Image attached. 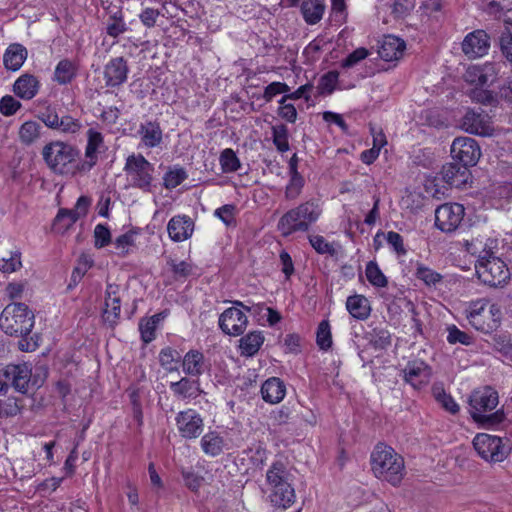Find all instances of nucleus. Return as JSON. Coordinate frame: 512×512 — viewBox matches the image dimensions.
Masks as SVG:
<instances>
[{"mask_svg": "<svg viewBox=\"0 0 512 512\" xmlns=\"http://www.w3.org/2000/svg\"><path fill=\"white\" fill-rule=\"evenodd\" d=\"M262 491L274 507L286 509L296 499L293 474L286 462L276 460L268 467Z\"/></svg>", "mask_w": 512, "mask_h": 512, "instance_id": "obj_1", "label": "nucleus"}, {"mask_svg": "<svg viewBox=\"0 0 512 512\" xmlns=\"http://www.w3.org/2000/svg\"><path fill=\"white\" fill-rule=\"evenodd\" d=\"M370 465L373 475L397 487L406 474L404 458L394 448L384 443H378L370 456Z\"/></svg>", "mask_w": 512, "mask_h": 512, "instance_id": "obj_2", "label": "nucleus"}, {"mask_svg": "<svg viewBox=\"0 0 512 512\" xmlns=\"http://www.w3.org/2000/svg\"><path fill=\"white\" fill-rule=\"evenodd\" d=\"M321 215L322 207L319 202L311 199L284 213L277 223V229L284 237L296 232H307Z\"/></svg>", "mask_w": 512, "mask_h": 512, "instance_id": "obj_3", "label": "nucleus"}, {"mask_svg": "<svg viewBox=\"0 0 512 512\" xmlns=\"http://www.w3.org/2000/svg\"><path fill=\"white\" fill-rule=\"evenodd\" d=\"M42 156L51 171L59 175H75L81 169L79 151L63 141H52L42 150Z\"/></svg>", "mask_w": 512, "mask_h": 512, "instance_id": "obj_4", "label": "nucleus"}, {"mask_svg": "<svg viewBox=\"0 0 512 512\" xmlns=\"http://www.w3.org/2000/svg\"><path fill=\"white\" fill-rule=\"evenodd\" d=\"M34 327V314L23 303L7 305L0 315V328L10 336L25 337Z\"/></svg>", "mask_w": 512, "mask_h": 512, "instance_id": "obj_5", "label": "nucleus"}, {"mask_svg": "<svg viewBox=\"0 0 512 512\" xmlns=\"http://www.w3.org/2000/svg\"><path fill=\"white\" fill-rule=\"evenodd\" d=\"M464 312L469 324L480 332L490 333L500 324V308L496 304L489 305L487 299L469 302Z\"/></svg>", "mask_w": 512, "mask_h": 512, "instance_id": "obj_6", "label": "nucleus"}, {"mask_svg": "<svg viewBox=\"0 0 512 512\" xmlns=\"http://www.w3.org/2000/svg\"><path fill=\"white\" fill-rule=\"evenodd\" d=\"M123 170L131 187L150 191L154 166L142 154L129 155Z\"/></svg>", "mask_w": 512, "mask_h": 512, "instance_id": "obj_7", "label": "nucleus"}, {"mask_svg": "<svg viewBox=\"0 0 512 512\" xmlns=\"http://www.w3.org/2000/svg\"><path fill=\"white\" fill-rule=\"evenodd\" d=\"M471 416L477 422L497 423L501 421L498 413L487 415L498 405V393L491 387H484L474 391L470 396Z\"/></svg>", "mask_w": 512, "mask_h": 512, "instance_id": "obj_8", "label": "nucleus"}, {"mask_svg": "<svg viewBox=\"0 0 512 512\" xmlns=\"http://www.w3.org/2000/svg\"><path fill=\"white\" fill-rule=\"evenodd\" d=\"M476 273L484 284L492 287L504 284L510 276L506 264L494 256L480 257L476 264Z\"/></svg>", "mask_w": 512, "mask_h": 512, "instance_id": "obj_9", "label": "nucleus"}, {"mask_svg": "<svg viewBox=\"0 0 512 512\" xmlns=\"http://www.w3.org/2000/svg\"><path fill=\"white\" fill-rule=\"evenodd\" d=\"M244 311L250 312L251 307L240 301H235L234 306L225 309L219 316V327L223 333L229 336H239L244 333L248 325V317Z\"/></svg>", "mask_w": 512, "mask_h": 512, "instance_id": "obj_10", "label": "nucleus"}, {"mask_svg": "<svg viewBox=\"0 0 512 512\" xmlns=\"http://www.w3.org/2000/svg\"><path fill=\"white\" fill-rule=\"evenodd\" d=\"M473 446L478 455L489 462H502L509 453V449L502 439L486 433L477 434Z\"/></svg>", "mask_w": 512, "mask_h": 512, "instance_id": "obj_11", "label": "nucleus"}, {"mask_svg": "<svg viewBox=\"0 0 512 512\" xmlns=\"http://www.w3.org/2000/svg\"><path fill=\"white\" fill-rule=\"evenodd\" d=\"M451 155L453 159L468 168L477 164L481 156V149L475 139L457 137L452 142Z\"/></svg>", "mask_w": 512, "mask_h": 512, "instance_id": "obj_12", "label": "nucleus"}, {"mask_svg": "<svg viewBox=\"0 0 512 512\" xmlns=\"http://www.w3.org/2000/svg\"><path fill=\"white\" fill-rule=\"evenodd\" d=\"M175 422L180 436L188 440L198 438L204 429L202 416L191 408L177 413Z\"/></svg>", "mask_w": 512, "mask_h": 512, "instance_id": "obj_13", "label": "nucleus"}, {"mask_svg": "<svg viewBox=\"0 0 512 512\" xmlns=\"http://www.w3.org/2000/svg\"><path fill=\"white\" fill-rule=\"evenodd\" d=\"M464 207L458 203H445L435 211V225L443 232H453L461 224Z\"/></svg>", "mask_w": 512, "mask_h": 512, "instance_id": "obj_14", "label": "nucleus"}, {"mask_svg": "<svg viewBox=\"0 0 512 512\" xmlns=\"http://www.w3.org/2000/svg\"><path fill=\"white\" fill-rule=\"evenodd\" d=\"M461 127L467 133L490 137L494 135V127L490 116L483 110H468L462 118Z\"/></svg>", "mask_w": 512, "mask_h": 512, "instance_id": "obj_15", "label": "nucleus"}, {"mask_svg": "<svg viewBox=\"0 0 512 512\" xmlns=\"http://www.w3.org/2000/svg\"><path fill=\"white\" fill-rule=\"evenodd\" d=\"M499 71V65L493 62L471 65L466 69L464 79L471 85L479 87L489 86L496 81Z\"/></svg>", "mask_w": 512, "mask_h": 512, "instance_id": "obj_16", "label": "nucleus"}, {"mask_svg": "<svg viewBox=\"0 0 512 512\" xmlns=\"http://www.w3.org/2000/svg\"><path fill=\"white\" fill-rule=\"evenodd\" d=\"M401 375L405 383L414 389H421L429 383L432 372L424 361L415 359L406 364Z\"/></svg>", "mask_w": 512, "mask_h": 512, "instance_id": "obj_17", "label": "nucleus"}, {"mask_svg": "<svg viewBox=\"0 0 512 512\" xmlns=\"http://www.w3.org/2000/svg\"><path fill=\"white\" fill-rule=\"evenodd\" d=\"M490 48V37L484 30L467 34L462 42V51L469 59L483 57Z\"/></svg>", "mask_w": 512, "mask_h": 512, "instance_id": "obj_18", "label": "nucleus"}, {"mask_svg": "<svg viewBox=\"0 0 512 512\" xmlns=\"http://www.w3.org/2000/svg\"><path fill=\"white\" fill-rule=\"evenodd\" d=\"M137 136L140 139L139 147L156 148L163 142V130L156 120H146L139 124Z\"/></svg>", "mask_w": 512, "mask_h": 512, "instance_id": "obj_19", "label": "nucleus"}, {"mask_svg": "<svg viewBox=\"0 0 512 512\" xmlns=\"http://www.w3.org/2000/svg\"><path fill=\"white\" fill-rule=\"evenodd\" d=\"M129 68L127 60L123 57L112 58L104 67V80L107 87L122 85L128 76Z\"/></svg>", "mask_w": 512, "mask_h": 512, "instance_id": "obj_20", "label": "nucleus"}, {"mask_svg": "<svg viewBox=\"0 0 512 512\" xmlns=\"http://www.w3.org/2000/svg\"><path fill=\"white\" fill-rule=\"evenodd\" d=\"M167 232L174 242H183L193 235L194 222L187 215H176L167 224Z\"/></svg>", "mask_w": 512, "mask_h": 512, "instance_id": "obj_21", "label": "nucleus"}, {"mask_svg": "<svg viewBox=\"0 0 512 512\" xmlns=\"http://www.w3.org/2000/svg\"><path fill=\"white\" fill-rule=\"evenodd\" d=\"M6 374L9 376L10 386L17 391L25 393L31 383V367L27 363L19 365H8Z\"/></svg>", "mask_w": 512, "mask_h": 512, "instance_id": "obj_22", "label": "nucleus"}, {"mask_svg": "<svg viewBox=\"0 0 512 512\" xmlns=\"http://www.w3.org/2000/svg\"><path fill=\"white\" fill-rule=\"evenodd\" d=\"M406 44L394 35L384 36L378 50L379 56L385 61H395L403 56Z\"/></svg>", "mask_w": 512, "mask_h": 512, "instance_id": "obj_23", "label": "nucleus"}, {"mask_svg": "<svg viewBox=\"0 0 512 512\" xmlns=\"http://www.w3.org/2000/svg\"><path fill=\"white\" fill-rule=\"evenodd\" d=\"M118 294L119 286L114 284L107 285L103 318L111 324L116 323L121 312V298Z\"/></svg>", "mask_w": 512, "mask_h": 512, "instance_id": "obj_24", "label": "nucleus"}, {"mask_svg": "<svg viewBox=\"0 0 512 512\" xmlns=\"http://www.w3.org/2000/svg\"><path fill=\"white\" fill-rule=\"evenodd\" d=\"M103 144V136L95 129H89L87 132V145L85 149L86 160L81 162V169L89 171L97 161V150Z\"/></svg>", "mask_w": 512, "mask_h": 512, "instance_id": "obj_25", "label": "nucleus"}, {"mask_svg": "<svg viewBox=\"0 0 512 512\" xmlns=\"http://www.w3.org/2000/svg\"><path fill=\"white\" fill-rule=\"evenodd\" d=\"M261 394L264 401L271 404L279 403L286 394L285 384L279 378L271 377L262 384Z\"/></svg>", "mask_w": 512, "mask_h": 512, "instance_id": "obj_26", "label": "nucleus"}, {"mask_svg": "<svg viewBox=\"0 0 512 512\" xmlns=\"http://www.w3.org/2000/svg\"><path fill=\"white\" fill-rule=\"evenodd\" d=\"M346 309L357 320H366L371 314L370 301L363 295L349 296L346 300Z\"/></svg>", "mask_w": 512, "mask_h": 512, "instance_id": "obj_27", "label": "nucleus"}, {"mask_svg": "<svg viewBox=\"0 0 512 512\" xmlns=\"http://www.w3.org/2000/svg\"><path fill=\"white\" fill-rule=\"evenodd\" d=\"M170 389L176 397L181 399H195L201 393L199 381L186 377L177 382H172Z\"/></svg>", "mask_w": 512, "mask_h": 512, "instance_id": "obj_28", "label": "nucleus"}, {"mask_svg": "<svg viewBox=\"0 0 512 512\" xmlns=\"http://www.w3.org/2000/svg\"><path fill=\"white\" fill-rule=\"evenodd\" d=\"M39 82L35 76L24 74L14 83V93L24 100L32 99L38 92Z\"/></svg>", "mask_w": 512, "mask_h": 512, "instance_id": "obj_29", "label": "nucleus"}, {"mask_svg": "<svg viewBox=\"0 0 512 512\" xmlns=\"http://www.w3.org/2000/svg\"><path fill=\"white\" fill-rule=\"evenodd\" d=\"M326 6L323 0H303L301 3V13L305 22L309 25H315L321 21Z\"/></svg>", "mask_w": 512, "mask_h": 512, "instance_id": "obj_30", "label": "nucleus"}, {"mask_svg": "<svg viewBox=\"0 0 512 512\" xmlns=\"http://www.w3.org/2000/svg\"><path fill=\"white\" fill-rule=\"evenodd\" d=\"M27 58L26 48L18 43L11 44L5 51L3 62L7 69L17 71Z\"/></svg>", "mask_w": 512, "mask_h": 512, "instance_id": "obj_31", "label": "nucleus"}, {"mask_svg": "<svg viewBox=\"0 0 512 512\" xmlns=\"http://www.w3.org/2000/svg\"><path fill=\"white\" fill-rule=\"evenodd\" d=\"M265 340L262 331H251L239 340V349L242 356H254Z\"/></svg>", "mask_w": 512, "mask_h": 512, "instance_id": "obj_32", "label": "nucleus"}, {"mask_svg": "<svg viewBox=\"0 0 512 512\" xmlns=\"http://www.w3.org/2000/svg\"><path fill=\"white\" fill-rule=\"evenodd\" d=\"M202 451L208 456H218L223 452L225 441L217 431H208L200 441Z\"/></svg>", "mask_w": 512, "mask_h": 512, "instance_id": "obj_33", "label": "nucleus"}, {"mask_svg": "<svg viewBox=\"0 0 512 512\" xmlns=\"http://www.w3.org/2000/svg\"><path fill=\"white\" fill-rule=\"evenodd\" d=\"M442 177L443 180L452 186H460L464 182H466L468 177V169L463 165H458L455 163H447L442 167Z\"/></svg>", "mask_w": 512, "mask_h": 512, "instance_id": "obj_34", "label": "nucleus"}, {"mask_svg": "<svg viewBox=\"0 0 512 512\" xmlns=\"http://www.w3.org/2000/svg\"><path fill=\"white\" fill-rule=\"evenodd\" d=\"M78 72V64L69 59H62L54 70V80L60 85H66L73 81Z\"/></svg>", "mask_w": 512, "mask_h": 512, "instance_id": "obj_35", "label": "nucleus"}, {"mask_svg": "<svg viewBox=\"0 0 512 512\" xmlns=\"http://www.w3.org/2000/svg\"><path fill=\"white\" fill-rule=\"evenodd\" d=\"M204 356L197 350H190L182 360L183 371L190 376H199L203 372Z\"/></svg>", "mask_w": 512, "mask_h": 512, "instance_id": "obj_36", "label": "nucleus"}, {"mask_svg": "<svg viewBox=\"0 0 512 512\" xmlns=\"http://www.w3.org/2000/svg\"><path fill=\"white\" fill-rule=\"evenodd\" d=\"M137 235V231L129 230L126 233L118 236L113 242L117 254L122 257H125L128 254L132 253L136 246Z\"/></svg>", "mask_w": 512, "mask_h": 512, "instance_id": "obj_37", "label": "nucleus"}, {"mask_svg": "<svg viewBox=\"0 0 512 512\" xmlns=\"http://www.w3.org/2000/svg\"><path fill=\"white\" fill-rule=\"evenodd\" d=\"M41 125L36 121H26L19 128V139L25 145L35 143L41 136Z\"/></svg>", "mask_w": 512, "mask_h": 512, "instance_id": "obj_38", "label": "nucleus"}, {"mask_svg": "<svg viewBox=\"0 0 512 512\" xmlns=\"http://www.w3.org/2000/svg\"><path fill=\"white\" fill-rule=\"evenodd\" d=\"M105 29L107 35L114 39L128 30L121 11H117L108 17Z\"/></svg>", "mask_w": 512, "mask_h": 512, "instance_id": "obj_39", "label": "nucleus"}, {"mask_svg": "<svg viewBox=\"0 0 512 512\" xmlns=\"http://www.w3.org/2000/svg\"><path fill=\"white\" fill-rule=\"evenodd\" d=\"M181 355L179 352L171 347L164 348L159 353V362L161 366L169 371H176L180 362Z\"/></svg>", "mask_w": 512, "mask_h": 512, "instance_id": "obj_40", "label": "nucleus"}, {"mask_svg": "<svg viewBox=\"0 0 512 512\" xmlns=\"http://www.w3.org/2000/svg\"><path fill=\"white\" fill-rule=\"evenodd\" d=\"M77 220L70 209H60L54 219L53 228L59 233H65Z\"/></svg>", "mask_w": 512, "mask_h": 512, "instance_id": "obj_41", "label": "nucleus"}, {"mask_svg": "<svg viewBox=\"0 0 512 512\" xmlns=\"http://www.w3.org/2000/svg\"><path fill=\"white\" fill-rule=\"evenodd\" d=\"M219 163L224 173L236 172L241 167L239 158L231 148H226L221 152Z\"/></svg>", "mask_w": 512, "mask_h": 512, "instance_id": "obj_42", "label": "nucleus"}, {"mask_svg": "<svg viewBox=\"0 0 512 512\" xmlns=\"http://www.w3.org/2000/svg\"><path fill=\"white\" fill-rule=\"evenodd\" d=\"M167 265L173 273L175 279H186L194 273L195 266L189 261H178L169 258Z\"/></svg>", "mask_w": 512, "mask_h": 512, "instance_id": "obj_43", "label": "nucleus"}, {"mask_svg": "<svg viewBox=\"0 0 512 512\" xmlns=\"http://www.w3.org/2000/svg\"><path fill=\"white\" fill-rule=\"evenodd\" d=\"M188 175L184 168L173 167L164 174L163 184L167 189H174L187 179Z\"/></svg>", "mask_w": 512, "mask_h": 512, "instance_id": "obj_44", "label": "nucleus"}, {"mask_svg": "<svg viewBox=\"0 0 512 512\" xmlns=\"http://www.w3.org/2000/svg\"><path fill=\"white\" fill-rule=\"evenodd\" d=\"M365 274L369 283L375 287H385L388 283L386 276L376 262L370 261L367 263Z\"/></svg>", "mask_w": 512, "mask_h": 512, "instance_id": "obj_45", "label": "nucleus"}, {"mask_svg": "<svg viewBox=\"0 0 512 512\" xmlns=\"http://www.w3.org/2000/svg\"><path fill=\"white\" fill-rule=\"evenodd\" d=\"M316 342L321 350H328L332 345V335L330 324L327 320H322L317 328Z\"/></svg>", "mask_w": 512, "mask_h": 512, "instance_id": "obj_46", "label": "nucleus"}, {"mask_svg": "<svg viewBox=\"0 0 512 512\" xmlns=\"http://www.w3.org/2000/svg\"><path fill=\"white\" fill-rule=\"evenodd\" d=\"M369 342L375 349H385L391 344V335L386 329L374 328L369 334Z\"/></svg>", "mask_w": 512, "mask_h": 512, "instance_id": "obj_47", "label": "nucleus"}, {"mask_svg": "<svg viewBox=\"0 0 512 512\" xmlns=\"http://www.w3.org/2000/svg\"><path fill=\"white\" fill-rule=\"evenodd\" d=\"M273 143L277 150L286 152L289 150L288 129L285 125H276L272 127Z\"/></svg>", "mask_w": 512, "mask_h": 512, "instance_id": "obj_48", "label": "nucleus"}, {"mask_svg": "<svg viewBox=\"0 0 512 512\" xmlns=\"http://www.w3.org/2000/svg\"><path fill=\"white\" fill-rule=\"evenodd\" d=\"M434 396L438 403L451 414L459 412V405L455 402L451 395L447 394L443 389L435 387L433 389Z\"/></svg>", "mask_w": 512, "mask_h": 512, "instance_id": "obj_49", "label": "nucleus"}, {"mask_svg": "<svg viewBox=\"0 0 512 512\" xmlns=\"http://www.w3.org/2000/svg\"><path fill=\"white\" fill-rule=\"evenodd\" d=\"M237 208L234 204H226L214 211V216L220 219L226 226L235 225Z\"/></svg>", "mask_w": 512, "mask_h": 512, "instance_id": "obj_50", "label": "nucleus"}, {"mask_svg": "<svg viewBox=\"0 0 512 512\" xmlns=\"http://www.w3.org/2000/svg\"><path fill=\"white\" fill-rule=\"evenodd\" d=\"M304 186V178L301 175L290 176V180L285 188V197L288 200L296 199Z\"/></svg>", "mask_w": 512, "mask_h": 512, "instance_id": "obj_51", "label": "nucleus"}, {"mask_svg": "<svg viewBox=\"0 0 512 512\" xmlns=\"http://www.w3.org/2000/svg\"><path fill=\"white\" fill-rule=\"evenodd\" d=\"M339 73L337 71H329L324 74L319 81L318 89L321 94H331L338 82Z\"/></svg>", "mask_w": 512, "mask_h": 512, "instance_id": "obj_52", "label": "nucleus"}, {"mask_svg": "<svg viewBox=\"0 0 512 512\" xmlns=\"http://www.w3.org/2000/svg\"><path fill=\"white\" fill-rule=\"evenodd\" d=\"M311 246L315 249V251L319 254H335L334 246L327 242L326 239L321 235H310L308 237Z\"/></svg>", "mask_w": 512, "mask_h": 512, "instance_id": "obj_53", "label": "nucleus"}, {"mask_svg": "<svg viewBox=\"0 0 512 512\" xmlns=\"http://www.w3.org/2000/svg\"><path fill=\"white\" fill-rule=\"evenodd\" d=\"M81 127L82 125L79 120L69 115H64L60 117L56 130L65 134H75L81 129Z\"/></svg>", "mask_w": 512, "mask_h": 512, "instance_id": "obj_54", "label": "nucleus"}, {"mask_svg": "<svg viewBox=\"0 0 512 512\" xmlns=\"http://www.w3.org/2000/svg\"><path fill=\"white\" fill-rule=\"evenodd\" d=\"M289 91L290 87L286 83L275 81L265 87L262 97L265 100V102L268 103L271 102L275 96L282 93L286 94Z\"/></svg>", "mask_w": 512, "mask_h": 512, "instance_id": "obj_55", "label": "nucleus"}, {"mask_svg": "<svg viewBox=\"0 0 512 512\" xmlns=\"http://www.w3.org/2000/svg\"><path fill=\"white\" fill-rule=\"evenodd\" d=\"M94 245L96 248H103L111 242V233L106 225L98 224L94 229Z\"/></svg>", "mask_w": 512, "mask_h": 512, "instance_id": "obj_56", "label": "nucleus"}, {"mask_svg": "<svg viewBox=\"0 0 512 512\" xmlns=\"http://www.w3.org/2000/svg\"><path fill=\"white\" fill-rule=\"evenodd\" d=\"M182 477L185 486L193 492H197L204 481V478L201 475L192 470H182Z\"/></svg>", "mask_w": 512, "mask_h": 512, "instance_id": "obj_57", "label": "nucleus"}, {"mask_svg": "<svg viewBox=\"0 0 512 512\" xmlns=\"http://www.w3.org/2000/svg\"><path fill=\"white\" fill-rule=\"evenodd\" d=\"M415 274L418 279L424 281L427 285L436 284L441 279L440 274L422 264L417 265Z\"/></svg>", "mask_w": 512, "mask_h": 512, "instance_id": "obj_58", "label": "nucleus"}, {"mask_svg": "<svg viewBox=\"0 0 512 512\" xmlns=\"http://www.w3.org/2000/svg\"><path fill=\"white\" fill-rule=\"evenodd\" d=\"M21 108V103L13 96L6 95L0 100V112L4 116H12Z\"/></svg>", "mask_w": 512, "mask_h": 512, "instance_id": "obj_59", "label": "nucleus"}, {"mask_svg": "<svg viewBox=\"0 0 512 512\" xmlns=\"http://www.w3.org/2000/svg\"><path fill=\"white\" fill-rule=\"evenodd\" d=\"M141 339L149 343L155 338L156 325L154 320L142 319L139 323Z\"/></svg>", "mask_w": 512, "mask_h": 512, "instance_id": "obj_60", "label": "nucleus"}, {"mask_svg": "<svg viewBox=\"0 0 512 512\" xmlns=\"http://www.w3.org/2000/svg\"><path fill=\"white\" fill-rule=\"evenodd\" d=\"M387 243L391 246V248L394 250L395 253L398 255H405L406 249L404 246L403 237L394 231H389L386 236Z\"/></svg>", "mask_w": 512, "mask_h": 512, "instance_id": "obj_61", "label": "nucleus"}, {"mask_svg": "<svg viewBox=\"0 0 512 512\" xmlns=\"http://www.w3.org/2000/svg\"><path fill=\"white\" fill-rule=\"evenodd\" d=\"M313 89V85L310 83H307L305 85L300 86L297 88L294 92L286 93L280 100L279 104H283L287 99L291 100H298L300 98H304L306 101L310 99L309 93Z\"/></svg>", "mask_w": 512, "mask_h": 512, "instance_id": "obj_62", "label": "nucleus"}, {"mask_svg": "<svg viewBox=\"0 0 512 512\" xmlns=\"http://www.w3.org/2000/svg\"><path fill=\"white\" fill-rule=\"evenodd\" d=\"M21 266L20 254H11L9 258L0 259V270L4 273H12Z\"/></svg>", "mask_w": 512, "mask_h": 512, "instance_id": "obj_63", "label": "nucleus"}, {"mask_svg": "<svg viewBox=\"0 0 512 512\" xmlns=\"http://www.w3.org/2000/svg\"><path fill=\"white\" fill-rule=\"evenodd\" d=\"M470 98L478 103L482 104H490L493 102L494 97L491 91L487 89H482V87L476 86L469 93Z\"/></svg>", "mask_w": 512, "mask_h": 512, "instance_id": "obj_64", "label": "nucleus"}]
</instances>
